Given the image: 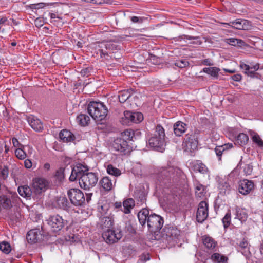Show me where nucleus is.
Segmentation results:
<instances>
[{"label":"nucleus","mask_w":263,"mask_h":263,"mask_svg":"<svg viewBox=\"0 0 263 263\" xmlns=\"http://www.w3.org/2000/svg\"><path fill=\"white\" fill-rule=\"evenodd\" d=\"M79 180L80 187L85 190H89L96 185L98 177L97 173L88 172L87 166L79 164L74 167L69 177V180L74 181Z\"/></svg>","instance_id":"1"},{"label":"nucleus","mask_w":263,"mask_h":263,"mask_svg":"<svg viewBox=\"0 0 263 263\" xmlns=\"http://www.w3.org/2000/svg\"><path fill=\"white\" fill-rule=\"evenodd\" d=\"M138 218L142 226L147 222L149 232L155 235L159 232L164 223L163 218L161 216L156 214H149V210L147 209L140 210L138 213Z\"/></svg>","instance_id":"2"},{"label":"nucleus","mask_w":263,"mask_h":263,"mask_svg":"<svg viewBox=\"0 0 263 263\" xmlns=\"http://www.w3.org/2000/svg\"><path fill=\"white\" fill-rule=\"evenodd\" d=\"M87 111L96 122L101 124L105 119L108 110L103 103L91 101L88 105Z\"/></svg>","instance_id":"3"},{"label":"nucleus","mask_w":263,"mask_h":263,"mask_svg":"<svg viewBox=\"0 0 263 263\" xmlns=\"http://www.w3.org/2000/svg\"><path fill=\"white\" fill-rule=\"evenodd\" d=\"M200 130L194 129L190 130L185 135L182 142V148L185 152H189L191 155L196 150L198 144V136Z\"/></svg>","instance_id":"4"},{"label":"nucleus","mask_w":263,"mask_h":263,"mask_svg":"<svg viewBox=\"0 0 263 263\" xmlns=\"http://www.w3.org/2000/svg\"><path fill=\"white\" fill-rule=\"evenodd\" d=\"M165 136L164 129L160 124L157 125L154 136L148 140L149 146L156 151L162 152L164 149Z\"/></svg>","instance_id":"5"},{"label":"nucleus","mask_w":263,"mask_h":263,"mask_svg":"<svg viewBox=\"0 0 263 263\" xmlns=\"http://www.w3.org/2000/svg\"><path fill=\"white\" fill-rule=\"evenodd\" d=\"M46 221L50 231L55 234H59L68 224L67 220L58 214L50 215Z\"/></svg>","instance_id":"6"},{"label":"nucleus","mask_w":263,"mask_h":263,"mask_svg":"<svg viewBox=\"0 0 263 263\" xmlns=\"http://www.w3.org/2000/svg\"><path fill=\"white\" fill-rule=\"evenodd\" d=\"M67 195L71 203L74 206H81L85 201L83 193L78 189H70L68 190Z\"/></svg>","instance_id":"7"},{"label":"nucleus","mask_w":263,"mask_h":263,"mask_svg":"<svg viewBox=\"0 0 263 263\" xmlns=\"http://www.w3.org/2000/svg\"><path fill=\"white\" fill-rule=\"evenodd\" d=\"M230 138L234 141L235 144L239 146H243L249 141L248 136L243 133H238L235 129H231L229 132Z\"/></svg>","instance_id":"8"},{"label":"nucleus","mask_w":263,"mask_h":263,"mask_svg":"<svg viewBox=\"0 0 263 263\" xmlns=\"http://www.w3.org/2000/svg\"><path fill=\"white\" fill-rule=\"evenodd\" d=\"M112 148L116 151L122 154H126L130 150V146L127 141H124L120 137L117 138L112 143Z\"/></svg>","instance_id":"9"},{"label":"nucleus","mask_w":263,"mask_h":263,"mask_svg":"<svg viewBox=\"0 0 263 263\" xmlns=\"http://www.w3.org/2000/svg\"><path fill=\"white\" fill-rule=\"evenodd\" d=\"M49 185L48 181L42 178H36L32 181L31 188L35 194H40L44 192Z\"/></svg>","instance_id":"10"},{"label":"nucleus","mask_w":263,"mask_h":263,"mask_svg":"<svg viewBox=\"0 0 263 263\" xmlns=\"http://www.w3.org/2000/svg\"><path fill=\"white\" fill-rule=\"evenodd\" d=\"M102 237L103 239L107 243L112 244L117 242L122 237L121 232L116 233L112 229L109 230H104L102 231Z\"/></svg>","instance_id":"11"},{"label":"nucleus","mask_w":263,"mask_h":263,"mask_svg":"<svg viewBox=\"0 0 263 263\" xmlns=\"http://www.w3.org/2000/svg\"><path fill=\"white\" fill-rule=\"evenodd\" d=\"M208 204L205 201H201L196 212V220L199 223L204 221L208 216Z\"/></svg>","instance_id":"12"},{"label":"nucleus","mask_w":263,"mask_h":263,"mask_svg":"<svg viewBox=\"0 0 263 263\" xmlns=\"http://www.w3.org/2000/svg\"><path fill=\"white\" fill-rule=\"evenodd\" d=\"M15 193L8 192L7 194H2L0 195V208L5 210H10L12 207L11 198L16 196Z\"/></svg>","instance_id":"13"},{"label":"nucleus","mask_w":263,"mask_h":263,"mask_svg":"<svg viewBox=\"0 0 263 263\" xmlns=\"http://www.w3.org/2000/svg\"><path fill=\"white\" fill-rule=\"evenodd\" d=\"M162 236L168 240L177 238L180 234V231L176 227H165L162 232Z\"/></svg>","instance_id":"14"},{"label":"nucleus","mask_w":263,"mask_h":263,"mask_svg":"<svg viewBox=\"0 0 263 263\" xmlns=\"http://www.w3.org/2000/svg\"><path fill=\"white\" fill-rule=\"evenodd\" d=\"M95 49L97 50L98 53H100V56L101 59L104 60L110 61V58L112 57V55L109 54L110 53L108 50L105 41L97 43L96 45Z\"/></svg>","instance_id":"15"},{"label":"nucleus","mask_w":263,"mask_h":263,"mask_svg":"<svg viewBox=\"0 0 263 263\" xmlns=\"http://www.w3.org/2000/svg\"><path fill=\"white\" fill-rule=\"evenodd\" d=\"M27 239L29 243H35L42 239V235L39 229H33L28 232Z\"/></svg>","instance_id":"16"},{"label":"nucleus","mask_w":263,"mask_h":263,"mask_svg":"<svg viewBox=\"0 0 263 263\" xmlns=\"http://www.w3.org/2000/svg\"><path fill=\"white\" fill-rule=\"evenodd\" d=\"M170 172L168 181L172 183H177L179 178L183 175L182 171L177 167L168 166Z\"/></svg>","instance_id":"17"},{"label":"nucleus","mask_w":263,"mask_h":263,"mask_svg":"<svg viewBox=\"0 0 263 263\" xmlns=\"http://www.w3.org/2000/svg\"><path fill=\"white\" fill-rule=\"evenodd\" d=\"M135 92V90L132 88L120 91L118 96L120 102L123 103L128 100L131 101L133 98L135 99L137 97L136 96L134 95Z\"/></svg>","instance_id":"18"},{"label":"nucleus","mask_w":263,"mask_h":263,"mask_svg":"<svg viewBox=\"0 0 263 263\" xmlns=\"http://www.w3.org/2000/svg\"><path fill=\"white\" fill-rule=\"evenodd\" d=\"M53 205L55 208L65 211L69 210L71 208L70 204L65 196L57 197L53 202Z\"/></svg>","instance_id":"19"},{"label":"nucleus","mask_w":263,"mask_h":263,"mask_svg":"<svg viewBox=\"0 0 263 263\" xmlns=\"http://www.w3.org/2000/svg\"><path fill=\"white\" fill-rule=\"evenodd\" d=\"M115 180H111L109 177H104L99 181V184L103 191H110L115 185Z\"/></svg>","instance_id":"20"},{"label":"nucleus","mask_w":263,"mask_h":263,"mask_svg":"<svg viewBox=\"0 0 263 263\" xmlns=\"http://www.w3.org/2000/svg\"><path fill=\"white\" fill-rule=\"evenodd\" d=\"M254 186L253 181L247 179L243 180L240 181L239 191L241 194L246 195L253 189Z\"/></svg>","instance_id":"21"},{"label":"nucleus","mask_w":263,"mask_h":263,"mask_svg":"<svg viewBox=\"0 0 263 263\" xmlns=\"http://www.w3.org/2000/svg\"><path fill=\"white\" fill-rule=\"evenodd\" d=\"M124 116L126 119L134 123H139L143 120V114L139 112L125 111Z\"/></svg>","instance_id":"22"},{"label":"nucleus","mask_w":263,"mask_h":263,"mask_svg":"<svg viewBox=\"0 0 263 263\" xmlns=\"http://www.w3.org/2000/svg\"><path fill=\"white\" fill-rule=\"evenodd\" d=\"M114 223V219L112 216H106L102 218L100 220V228L104 230H109L112 229Z\"/></svg>","instance_id":"23"},{"label":"nucleus","mask_w":263,"mask_h":263,"mask_svg":"<svg viewBox=\"0 0 263 263\" xmlns=\"http://www.w3.org/2000/svg\"><path fill=\"white\" fill-rule=\"evenodd\" d=\"M27 120L30 126L34 130L40 132L43 129V124L39 119L35 118L32 116H30L28 117Z\"/></svg>","instance_id":"24"},{"label":"nucleus","mask_w":263,"mask_h":263,"mask_svg":"<svg viewBox=\"0 0 263 263\" xmlns=\"http://www.w3.org/2000/svg\"><path fill=\"white\" fill-rule=\"evenodd\" d=\"M238 250L241 252L246 257L250 255V245L246 239L243 238L242 240L240 241L238 245Z\"/></svg>","instance_id":"25"},{"label":"nucleus","mask_w":263,"mask_h":263,"mask_svg":"<svg viewBox=\"0 0 263 263\" xmlns=\"http://www.w3.org/2000/svg\"><path fill=\"white\" fill-rule=\"evenodd\" d=\"M59 137L64 142H72L75 139L74 135L67 129H63L59 133Z\"/></svg>","instance_id":"26"},{"label":"nucleus","mask_w":263,"mask_h":263,"mask_svg":"<svg viewBox=\"0 0 263 263\" xmlns=\"http://www.w3.org/2000/svg\"><path fill=\"white\" fill-rule=\"evenodd\" d=\"M174 132L176 136H181L187 129V125L181 122L178 121L174 125Z\"/></svg>","instance_id":"27"},{"label":"nucleus","mask_w":263,"mask_h":263,"mask_svg":"<svg viewBox=\"0 0 263 263\" xmlns=\"http://www.w3.org/2000/svg\"><path fill=\"white\" fill-rule=\"evenodd\" d=\"M203 245L209 249H213L217 245V242L209 235H205L201 237Z\"/></svg>","instance_id":"28"},{"label":"nucleus","mask_w":263,"mask_h":263,"mask_svg":"<svg viewBox=\"0 0 263 263\" xmlns=\"http://www.w3.org/2000/svg\"><path fill=\"white\" fill-rule=\"evenodd\" d=\"M122 205L123 208L122 209V211L124 213L128 214L130 213L132 209L134 208L135 202L133 198H127L123 201Z\"/></svg>","instance_id":"29"},{"label":"nucleus","mask_w":263,"mask_h":263,"mask_svg":"<svg viewBox=\"0 0 263 263\" xmlns=\"http://www.w3.org/2000/svg\"><path fill=\"white\" fill-rule=\"evenodd\" d=\"M168 171V166L165 167H162L158 169L157 175L158 179L160 180V181L164 180H166L167 181L168 180L170 172Z\"/></svg>","instance_id":"30"},{"label":"nucleus","mask_w":263,"mask_h":263,"mask_svg":"<svg viewBox=\"0 0 263 263\" xmlns=\"http://www.w3.org/2000/svg\"><path fill=\"white\" fill-rule=\"evenodd\" d=\"M193 167L195 171H197L202 174H205L208 171V169L206 165L200 160H197L193 162Z\"/></svg>","instance_id":"31"},{"label":"nucleus","mask_w":263,"mask_h":263,"mask_svg":"<svg viewBox=\"0 0 263 263\" xmlns=\"http://www.w3.org/2000/svg\"><path fill=\"white\" fill-rule=\"evenodd\" d=\"M233 147L232 144L227 143L220 146H217L215 148V152L218 157V159H221V156L223 152Z\"/></svg>","instance_id":"32"},{"label":"nucleus","mask_w":263,"mask_h":263,"mask_svg":"<svg viewBox=\"0 0 263 263\" xmlns=\"http://www.w3.org/2000/svg\"><path fill=\"white\" fill-rule=\"evenodd\" d=\"M77 123L82 126L88 125L90 121V117L86 114H81L77 117Z\"/></svg>","instance_id":"33"},{"label":"nucleus","mask_w":263,"mask_h":263,"mask_svg":"<svg viewBox=\"0 0 263 263\" xmlns=\"http://www.w3.org/2000/svg\"><path fill=\"white\" fill-rule=\"evenodd\" d=\"M17 191L19 194L23 197H30L33 192L32 188L30 189L27 185L19 186L17 189Z\"/></svg>","instance_id":"34"},{"label":"nucleus","mask_w":263,"mask_h":263,"mask_svg":"<svg viewBox=\"0 0 263 263\" xmlns=\"http://www.w3.org/2000/svg\"><path fill=\"white\" fill-rule=\"evenodd\" d=\"M212 260L217 263H227L228 258L218 253H215L211 256Z\"/></svg>","instance_id":"35"},{"label":"nucleus","mask_w":263,"mask_h":263,"mask_svg":"<svg viewBox=\"0 0 263 263\" xmlns=\"http://www.w3.org/2000/svg\"><path fill=\"white\" fill-rule=\"evenodd\" d=\"M134 132L132 129H126L121 133V137L120 138L125 141H127V140L134 141Z\"/></svg>","instance_id":"36"},{"label":"nucleus","mask_w":263,"mask_h":263,"mask_svg":"<svg viewBox=\"0 0 263 263\" xmlns=\"http://www.w3.org/2000/svg\"><path fill=\"white\" fill-rule=\"evenodd\" d=\"M106 43L108 50L110 53L109 54H112L116 51L120 50V46L117 44L116 42L112 41H105Z\"/></svg>","instance_id":"37"},{"label":"nucleus","mask_w":263,"mask_h":263,"mask_svg":"<svg viewBox=\"0 0 263 263\" xmlns=\"http://www.w3.org/2000/svg\"><path fill=\"white\" fill-rule=\"evenodd\" d=\"M219 71L220 69L216 67H206L203 69V71L204 72L206 73L211 75V76L216 78L218 77Z\"/></svg>","instance_id":"38"},{"label":"nucleus","mask_w":263,"mask_h":263,"mask_svg":"<svg viewBox=\"0 0 263 263\" xmlns=\"http://www.w3.org/2000/svg\"><path fill=\"white\" fill-rule=\"evenodd\" d=\"M225 42L232 46H242L245 45V42L241 39L235 38H228L225 40Z\"/></svg>","instance_id":"39"},{"label":"nucleus","mask_w":263,"mask_h":263,"mask_svg":"<svg viewBox=\"0 0 263 263\" xmlns=\"http://www.w3.org/2000/svg\"><path fill=\"white\" fill-rule=\"evenodd\" d=\"M253 142L257 144L259 147L263 146V140L260 138V136L256 133L252 131L250 133Z\"/></svg>","instance_id":"40"},{"label":"nucleus","mask_w":263,"mask_h":263,"mask_svg":"<svg viewBox=\"0 0 263 263\" xmlns=\"http://www.w3.org/2000/svg\"><path fill=\"white\" fill-rule=\"evenodd\" d=\"M107 172L108 174L116 177L119 176L121 174V171L119 169L114 167L111 164H109L107 166Z\"/></svg>","instance_id":"41"},{"label":"nucleus","mask_w":263,"mask_h":263,"mask_svg":"<svg viewBox=\"0 0 263 263\" xmlns=\"http://www.w3.org/2000/svg\"><path fill=\"white\" fill-rule=\"evenodd\" d=\"M0 250L5 254H8L11 251L10 244L7 241H2L0 242Z\"/></svg>","instance_id":"42"},{"label":"nucleus","mask_w":263,"mask_h":263,"mask_svg":"<svg viewBox=\"0 0 263 263\" xmlns=\"http://www.w3.org/2000/svg\"><path fill=\"white\" fill-rule=\"evenodd\" d=\"M199 36H192L187 35H183L178 37L176 41H181L182 40L187 39V40H196V42H193V44L200 45L202 44V41L199 40Z\"/></svg>","instance_id":"43"},{"label":"nucleus","mask_w":263,"mask_h":263,"mask_svg":"<svg viewBox=\"0 0 263 263\" xmlns=\"http://www.w3.org/2000/svg\"><path fill=\"white\" fill-rule=\"evenodd\" d=\"M235 218L241 222L245 221L247 218V214L245 212L241 211L238 207L235 209Z\"/></svg>","instance_id":"44"},{"label":"nucleus","mask_w":263,"mask_h":263,"mask_svg":"<svg viewBox=\"0 0 263 263\" xmlns=\"http://www.w3.org/2000/svg\"><path fill=\"white\" fill-rule=\"evenodd\" d=\"M219 188L221 192H223L224 193H226L227 192L229 193L230 191L231 186L227 181L222 180L219 184Z\"/></svg>","instance_id":"45"},{"label":"nucleus","mask_w":263,"mask_h":263,"mask_svg":"<svg viewBox=\"0 0 263 263\" xmlns=\"http://www.w3.org/2000/svg\"><path fill=\"white\" fill-rule=\"evenodd\" d=\"M24 148H18L15 150V155L20 160H24L27 156L26 152L24 151Z\"/></svg>","instance_id":"46"},{"label":"nucleus","mask_w":263,"mask_h":263,"mask_svg":"<svg viewBox=\"0 0 263 263\" xmlns=\"http://www.w3.org/2000/svg\"><path fill=\"white\" fill-rule=\"evenodd\" d=\"M64 168L60 167L55 173L54 177L59 182L62 181L64 178Z\"/></svg>","instance_id":"47"},{"label":"nucleus","mask_w":263,"mask_h":263,"mask_svg":"<svg viewBox=\"0 0 263 263\" xmlns=\"http://www.w3.org/2000/svg\"><path fill=\"white\" fill-rule=\"evenodd\" d=\"M222 221L224 228H227L229 227L231 223V212L230 210H228L224 217L222 218Z\"/></svg>","instance_id":"48"},{"label":"nucleus","mask_w":263,"mask_h":263,"mask_svg":"<svg viewBox=\"0 0 263 263\" xmlns=\"http://www.w3.org/2000/svg\"><path fill=\"white\" fill-rule=\"evenodd\" d=\"M204 191V187L201 184L197 185L195 187L196 195L199 197L203 195Z\"/></svg>","instance_id":"49"},{"label":"nucleus","mask_w":263,"mask_h":263,"mask_svg":"<svg viewBox=\"0 0 263 263\" xmlns=\"http://www.w3.org/2000/svg\"><path fill=\"white\" fill-rule=\"evenodd\" d=\"M189 64V62L185 60H181L177 61L175 63V65L179 68H182L185 67Z\"/></svg>","instance_id":"50"},{"label":"nucleus","mask_w":263,"mask_h":263,"mask_svg":"<svg viewBox=\"0 0 263 263\" xmlns=\"http://www.w3.org/2000/svg\"><path fill=\"white\" fill-rule=\"evenodd\" d=\"M9 174V169L7 166H4V167L0 171V174L3 179H6Z\"/></svg>","instance_id":"51"},{"label":"nucleus","mask_w":263,"mask_h":263,"mask_svg":"<svg viewBox=\"0 0 263 263\" xmlns=\"http://www.w3.org/2000/svg\"><path fill=\"white\" fill-rule=\"evenodd\" d=\"M49 6V4L44 3H39L37 4H32L30 6L31 9H39L41 8H43L45 6Z\"/></svg>","instance_id":"52"},{"label":"nucleus","mask_w":263,"mask_h":263,"mask_svg":"<svg viewBox=\"0 0 263 263\" xmlns=\"http://www.w3.org/2000/svg\"><path fill=\"white\" fill-rule=\"evenodd\" d=\"M255 71H256L250 70L246 75L252 78L260 79L261 78V75L257 72H256Z\"/></svg>","instance_id":"53"},{"label":"nucleus","mask_w":263,"mask_h":263,"mask_svg":"<svg viewBox=\"0 0 263 263\" xmlns=\"http://www.w3.org/2000/svg\"><path fill=\"white\" fill-rule=\"evenodd\" d=\"M146 18L143 17H138L133 16L131 17V21L134 23L141 24Z\"/></svg>","instance_id":"54"},{"label":"nucleus","mask_w":263,"mask_h":263,"mask_svg":"<svg viewBox=\"0 0 263 263\" xmlns=\"http://www.w3.org/2000/svg\"><path fill=\"white\" fill-rule=\"evenodd\" d=\"M92 70L91 67H88L81 70L80 73L83 77H88L90 74V72Z\"/></svg>","instance_id":"55"},{"label":"nucleus","mask_w":263,"mask_h":263,"mask_svg":"<svg viewBox=\"0 0 263 263\" xmlns=\"http://www.w3.org/2000/svg\"><path fill=\"white\" fill-rule=\"evenodd\" d=\"M12 142L13 146L16 147L17 148H24L25 147L24 145L20 143V142L18 141L17 139L15 137H13L12 139Z\"/></svg>","instance_id":"56"},{"label":"nucleus","mask_w":263,"mask_h":263,"mask_svg":"<svg viewBox=\"0 0 263 263\" xmlns=\"http://www.w3.org/2000/svg\"><path fill=\"white\" fill-rule=\"evenodd\" d=\"M240 68L245 70L244 73L245 74H247L250 70V66L244 63L243 62L240 63Z\"/></svg>","instance_id":"57"},{"label":"nucleus","mask_w":263,"mask_h":263,"mask_svg":"<svg viewBox=\"0 0 263 263\" xmlns=\"http://www.w3.org/2000/svg\"><path fill=\"white\" fill-rule=\"evenodd\" d=\"M150 60L154 64H158L160 63V59L153 54H151Z\"/></svg>","instance_id":"58"},{"label":"nucleus","mask_w":263,"mask_h":263,"mask_svg":"<svg viewBox=\"0 0 263 263\" xmlns=\"http://www.w3.org/2000/svg\"><path fill=\"white\" fill-rule=\"evenodd\" d=\"M231 23L234 25V27L235 29H243V26L241 25V22L239 21H233L231 22Z\"/></svg>","instance_id":"59"},{"label":"nucleus","mask_w":263,"mask_h":263,"mask_svg":"<svg viewBox=\"0 0 263 263\" xmlns=\"http://www.w3.org/2000/svg\"><path fill=\"white\" fill-rule=\"evenodd\" d=\"M126 229L131 234H135L136 233L135 229L130 224L126 225Z\"/></svg>","instance_id":"60"},{"label":"nucleus","mask_w":263,"mask_h":263,"mask_svg":"<svg viewBox=\"0 0 263 263\" xmlns=\"http://www.w3.org/2000/svg\"><path fill=\"white\" fill-rule=\"evenodd\" d=\"M112 57L110 58V60L112 59H119L121 57V54L119 51H116L115 52L112 53Z\"/></svg>","instance_id":"61"},{"label":"nucleus","mask_w":263,"mask_h":263,"mask_svg":"<svg viewBox=\"0 0 263 263\" xmlns=\"http://www.w3.org/2000/svg\"><path fill=\"white\" fill-rule=\"evenodd\" d=\"M243 171L247 175L251 174L252 172V166L249 164L246 165L243 168Z\"/></svg>","instance_id":"62"},{"label":"nucleus","mask_w":263,"mask_h":263,"mask_svg":"<svg viewBox=\"0 0 263 263\" xmlns=\"http://www.w3.org/2000/svg\"><path fill=\"white\" fill-rule=\"evenodd\" d=\"M232 79L235 81H240L241 80L242 76L240 74H236L232 76Z\"/></svg>","instance_id":"63"},{"label":"nucleus","mask_w":263,"mask_h":263,"mask_svg":"<svg viewBox=\"0 0 263 263\" xmlns=\"http://www.w3.org/2000/svg\"><path fill=\"white\" fill-rule=\"evenodd\" d=\"M24 166L27 168H30L32 167V162L29 160L26 159L24 161Z\"/></svg>","instance_id":"64"}]
</instances>
